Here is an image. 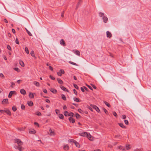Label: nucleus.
I'll return each instance as SVG.
<instances>
[{"mask_svg":"<svg viewBox=\"0 0 151 151\" xmlns=\"http://www.w3.org/2000/svg\"><path fill=\"white\" fill-rule=\"evenodd\" d=\"M14 142L17 143L18 145V146H16L15 148L18 149L19 151H22L21 146L23 145V142L20 140L18 139H14Z\"/></svg>","mask_w":151,"mask_h":151,"instance_id":"nucleus-1","label":"nucleus"},{"mask_svg":"<svg viewBox=\"0 0 151 151\" xmlns=\"http://www.w3.org/2000/svg\"><path fill=\"white\" fill-rule=\"evenodd\" d=\"M64 73L65 71L63 70L60 69L59 72H57V74L59 76H61L62 74H64Z\"/></svg>","mask_w":151,"mask_h":151,"instance_id":"nucleus-2","label":"nucleus"},{"mask_svg":"<svg viewBox=\"0 0 151 151\" xmlns=\"http://www.w3.org/2000/svg\"><path fill=\"white\" fill-rule=\"evenodd\" d=\"M68 119L70 123H74L75 122V120L72 117H70L68 118Z\"/></svg>","mask_w":151,"mask_h":151,"instance_id":"nucleus-3","label":"nucleus"},{"mask_svg":"<svg viewBox=\"0 0 151 151\" xmlns=\"http://www.w3.org/2000/svg\"><path fill=\"white\" fill-rule=\"evenodd\" d=\"M16 92V91H11L9 93L8 97L9 98H11L12 95L15 93Z\"/></svg>","mask_w":151,"mask_h":151,"instance_id":"nucleus-4","label":"nucleus"},{"mask_svg":"<svg viewBox=\"0 0 151 151\" xmlns=\"http://www.w3.org/2000/svg\"><path fill=\"white\" fill-rule=\"evenodd\" d=\"M93 109H94L96 110V111L98 113H99L100 111L99 109V108L95 105H93Z\"/></svg>","mask_w":151,"mask_h":151,"instance_id":"nucleus-5","label":"nucleus"},{"mask_svg":"<svg viewBox=\"0 0 151 151\" xmlns=\"http://www.w3.org/2000/svg\"><path fill=\"white\" fill-rule=\"evenodd\" d=\"M20 92L22 94L24 95H25L26 93V91L23 88L20 90Z\"/></svg>","mask_w":151,"mask_h":151,"instance_id":"nucleus-6","label":"nucleus"},{"mask_svg":"<svg viewBox=\"0 0 151 151\" xmlns=\"http://www.w3.org/2000/svg\"><path fill=\"white\" fill-rule=\"evenodd\" d=\"M74 53L77 55L80 56V52L78 50H73Z\"/></svg>","mask_w":151,"mask_h":151,"instance_id":"nucleus-7","label":"nucleus"},{"mask_svg":"<svg viewBox=\"0 0 151 151\" xmlns=\"http://www.w3.org/2000/svg\"><path fill=\"white\" fill-rule=\"evenodd\" d=\"M103 22L104 23H106L108 20V19L106 17L103 16L102 18Z\"/></svg>","mask_w":151,"mask_h":151,"instance_id":"nucleus-8","label":"nucleus"},{"mask_svg":"<svg viewBox=\"0 0 151 151\" xmlns=\"http://www.w3.org/2000/svg\"><path fill=\"white\" fill-rule=\"evenodd\" d=\"M106 35L107 37L110 38L112 36V35L111 32H109V31L106 32Z\"/></svg>","mask_w":151,"mask_h":151,"instance_id":"nucleus-9","label":"nucleus"},{"mask_svg":"<svg viewBox=\"0 0 151 151\" xmlns=\"http://www.w3.org/2000/svg\"><path fill=\"white\" fill-rule=\"evenodd\" d=\"M29 132L30 134H34L36 132L34 129H32L29 130Z\"/></svg>","mask_w":151,"mask_h":151,"instance_id":"nucleus-10","label":"nucleus"},{"mask_svg":"<svg viewBox=\"0 0 151 151\" xmlns=\"http://www.w3.org/2000/svg\"><path fill=\"white\" fill-rule=\"evenodd\" d=\"M33 83L37 87H38L40 86V84L38 82L34 81L33 82Z\"/></svg>","mask_w":151,"mask_h":151,"instance_id":"nucleus-11","label":"nucleus"},{"mask_svg":"<svg viewBox=\"0 0 151 151\" xmlns=\"http://www.w3.org/2000/svg\"><path fill=\"white\" fill-rule=\"evenodd\" d=\"M4 112L9 116L11 115V113L9 110L6 109V110H4Z\"/></svg>","mask_w":151,"mask_h":151,"instance_id":"nucleus-12","label":"nucleus"},{"mask_svg":"<svg viewBox=\"0 0 151 151\" xmlns=\"http://www.w3.org/2000/svg\"><path fill=\"white\" fill-rule=\"evenodd\" d=\"M60 43L61 45H63L64 46H65V43L63 39H61V40L60 41Z\"/></svg>","mask_w":151,"mask_h":151,"instance_id":"nucleus-13","label":"nucleus"},{"mask_svg":"<svg viewBox=\"0 0 151 151\" xmlns=\"http://www.w3.org/2000/svg\"><path fill=\"white\" fill-rule=\"evenodd\" d=\"M68 115V116H70L72 117L73 116L74 114L72 112L68 113L67 111V115Z\"/></svg>","mask_w":151,"mask_h":151,"instance_id":"nucleus-14","label":"nucleus"},{"mask_svg":"<svg viewBox=\"0 0 151 151\" xmlns=\"http://www.w3.org/2000/svg\"><path fill=\"white\" fill-rule=\"evenodd\" d=\"M19 64L22 67H24V63L21 60H19Z\"/></svg>","mask_w":151,"mask_h":151,"instance_id":"nucleus-15","label":"nucleus"},{"mask_svg":"<svg viewBox=\"0 0 151 151\" xmlns=\"http://www.w3.org/2000/svg\"><path fill=\"white\" fill-rule=\"evenodd\" d=\"M27 104L29 106H33V104L32 101H30L27 102Z\"/></svg>","mask_w":151,"mask_h":151,"instance_id":"nucleus-16","label":"nucleus"},{"mask_svg":"<svg viewBox=\"0 0 151 151\" xmlns=\"http://www.w3.org/2000/svg\"><path fill=\"white\" fill-rule=\"evenodd\" d=\"M50 91L53 93H56L57 92V91L56 89L52 88H51Z\"/></svg>","mask_w":151,"mask_h":151,"instance_id":"nucleus-17","label":"nucleus"},{"mask_svg":"<svg viewBox=\"0 0 151 151\" xmlns=\"http://www.w3.org/2000/svg\"><path fill=\"white\" fill-rule=\"evenodd\" d=\"M74 144L77 147H78V148H79L80 147V146L79 144L77 141H76Z\"/></svg>","mask_w":151,"mask_h":151,"instance_id":"nucleus-18","label":"nucleus"},{"mask_svg":"<svg viewBox=\"0 0 151 151\" xmlns=\"http://www.w3.org/2000/svg\"><path fill=\"white\" fill-rule=\"evenodd\" d=\"M29 97L32 98H34V96L33 93L32 92H30L29 93Z\"/></svg>","mask_w":151,"mask_h":151,"instance_id":"nucleus-19","label":"nucleus"},{"mask_svg":"<svg viewBox=\"0 0 151 151\" xmlns=\"http://www.w3.org/2000/svg\"><path fill=\"white\" fill-rule=\"evenodd\" d=\"M30 55H31L33 57H34L35 59L36 58V57L35 56V54H34V51L32 50L31 51V52H30Z\"/></svg>","mask_w":151,"mask_h":151,"instance_id":"nucleus-20","label":"nucleus"},{"mask_svg":"<svg viewBox=\"0 0 151 151\" xmlns=\"http://www.w3.org/2000/svg\"><path fill=\"white\" fill-rule=\"evenodd\" d=\"M8 99H3L2 102V104H3L4 102L5 103H8Z\"/></svg>","mask_w":151,"mask_h":151,"instance_id":"nucleus-21","label":"nucleus"},{"mask_svg":"<svg viewBox=\"0 0 151 151\" xmlns=\"http://www.w3.org/2000/svg\"><path fill=\"white\" fill-rule=\"evenodd\" d=\"M58 81V83H60V84H62L63 83V81L60 79L59 78H58L57 79Z\"/></svg>","mask_w":151,"mask_h":151,"instance_id":"nucleus-22","label":"nucleus"},{"mask_svg":"<svg viewBox=\"0 0 151 151\" xmlns=\"http://www.w3.org/2000/svg\"><path fill=\"white\" fill-rule=\"evenodd\" d=\"M60 88L65 91H66V88L64 86L61 85L60 86Z\"/></svg>","mask_w":151,"mask_h":151,"instance_id":"nucleus-23","label":"nucleus"},{"mask_svg":"<svg viewBox=\"0 0 151 151\" xmlns=\"http://www.w3.org/2000/svg\"><path fill=\"white\" fill-rule=\"evenodd\" d=\"M59 117L61 119H63L64 118V116L62 114H59L58 115Z\"/></svg>","mask_w":151,"mask_h":151,"instance_id":"nucleus-24","label":"nucleus"},{"mask_svg":"<svg viewBox=\"0 0 151 151\" xmlns=\"http://www.w3.org/2000/svg\"><path fill=\"white\" fill-rule=\"evenodd\" d=\"M61 98L63 100L65 101L66 100V97L64 95L62 94H61Z\"/></svg>","mask_w":151,"mask_h":151,"instance_id":"nucleus-25","label":"nucleus"},{"mask_svg":"<svg viewBox=\"0 0 151 151\" xmlns=\"http://www.w3.org/2000/svg\"><path fill=\"white\" fill-rule=\"evenodd\" d=\"M49 131L50 132V135H54L55 134V133L53 131H52V130L50 129L49 130Z\"/></svg>","mask_w":151,"mask_h":151,"instance_id":"nucleus-26","label":"nucleus"},{"mask_svg":"<svg viewBox=\"0 0 151 151\" xmlns=\"http://www.w3.org/2000/svg\"><path fill=\"white\" fill-rule=\"evenodd\" d=\"M104 103L108 107H110V104L109 103H108V102H106V101H104Z\"/></svg>","mask_w":151,"mask_h":151,"instance_id":"nucleus-27","label":"nucleus"},{"mask_svg":"<svg viewBox=\"0 0 151 151\" xmlns=\"http://www.w3.org/2000/svg\"><path fill=\"white\" fill-rule=\"evenodd\" d=\"M73 100L76 102H79L80 100L79 99L76 97H74L73 98Z\"/></svg>","mask_w":151,"mask_h":151,"instance_id":"nucleus-28","label":"nucleus"},{"mask_svg":"<svg viewBox=\"0 0 151 151\" xmlns=\"http://www.w3.org/2000/svg\"><path fill=\"white\" fill-rule=\"evenodd\" d=\"M119 126L123 128H125V127L124 126L123 124L122 123H120L119 124Z\"/></svg>","mask_w":151,"mask_h":151,"instance_id":"nucleus-29","label":"nucleus"},{"mask_svg":"<svg viewBox=\"0 0 151 151\" xmlns=\"http://www.w3.org/2000/svg\"><path fill=\"white\" fill-rule=\"evenodd\" d=\"M76 141V140L73 139H70L68 140V142L70 143L73 142L74 143Z\"/></svg>","mask_w":151,"mask_h":151,"instance_id":"nucleus-30","label":"nucleus"},{"mask_svg":"<svg viewBox=\"0 0 151 151\" xmlns=\"http://www.w3.org/2000/svg\"><path fill=\"white\" fill-rule=\"evenodd\" d=\"M12 110L14 112H15L17 110V108L15 106H13L12 107Z\"/></svg>","mask_w":151,"mask_h":151,"instance_id":"nucleus-31","label":"nucleus"},{"mask_svg":"<svg viewBox=\"0 0 151 151\" xmlns=\"http://www.w3.org/2000/svg\"><path fill=\"white\" fill-rule=\"evenodd\" d=\"M76 117L77 119H78L80 118V116L78 113H76Z\"/></svg>","mask_w":151,"mask_h":151,"instance_id":"nucleus-32","label":"nucleus"},{"mask_svg":"<svg viewBox=\"0 0 151 151\" xmlns=\"http://www.w3.org/2000/svg\"><path fill=\"white\" fill-rule=\"evenodd\" d=\"M26 31L27 32L28 34V35L29 36H32V34L27 29H26Z\"/></svg>","mask_w":151,"mask_h":151,"instance_id":"nucleus-33","label":"nucleus"},{"mask_svg":"<svg viewBox=\"0 0 151 151\" xmlns=\"http://www.w3.org/2000/svg\"><path fill=\"white\" fill-rule=\"evenodd\" d=\"M14 69L15 71H17V72H19L20 71V70L19 69V68H14Z\"/></svg>","mask_w":151,"mask_h":151,"instance_id":"nucleus-34","label":"nucleus"},{"mask_svg":"<svg viewBox=\"0 0 151 151\" xmlns=\"http://www.w3.org/2000/svg\"><path fill=\"white\" fill-rule=\"evenodd\" d=\"M104 13L101 12H99V16L100 17H103V16H104Z\"/></svg>","mask_w":151,"mask_h":151,"instance_id":"nucleus-35","label":"nucleus"},{"mask_svg":"<svg viewBox=\"0 0 151 151\" xmlns=\"http://www.w3.org/2000/svg\"><path fill=\"white\" fill-rule=\"evenodd\" d=\"M25 50L27 54H28L29 53V51L28 49V48L27 47H26L25 48Z\"/></svg>","mask_w":151,"mask_h":151,"instance_id":"nucleus-36","label":"nucleus"},{"mask_svg":"<svg viewBox=\"0 0 151 151\" xmlns=\"http://www.w3.org/2000/svg\"><path fill=\"white\" fill-rule=\"evenodd\" d=\"M69 63H70L72 65H76V66L77 65L76 63L73 62L71 61H69Z\"/></svg>","mask_w":151,"mask_h":151,"instance_id":"nucleus-37","label":"nucleus"},{"mask_svg":"<svg viewBox=\"0 0 151 151\" xmlns=\"http://www.w3.org/2000/svg\"><path fill=\"white\" fill-rule=\"evenodd\" d=\"M21 108L22 110H25V108L24 105L22 104L21 105Z\"/></svg>","mask_w":151,"mask_h":151,"instance_id":"nucleus-38","label":"nucleus"},{"mask_svg":"<svg viewBox=\"0 0 151 151\" xmlns=\"http://www.w3.org/2000/svg\"><path fill=\"white\" fill-rule=\"evenodd\" d=\"M120 147H122V146H119V148L122 150L123 151H126V149L125 148H123V149H122V148Z\"/></svg>","mask_w":151,"mask_h":151,"instance_id":"nucleus-39","label":"nucleus"},{"mask_svg":"<svg viewBox=\"0 0 151 151\" xmlns=\"http://www.w3.org/2000/svg\"><path fill=\"white\" fill-rule=\"evenodd\" d=\"M15 41V43L17 44H18V45H19V41L18 40L17 38H16Z\"/></svg>","mask_w":151,"mask_h":151,"instance_id":"nucleus-40","label":"nucleus"},{"mask_svg":"<svg viewBox=\"0 0 151 151\" xmlns=\"http://www.w3.org/2000/svg\"><path fill=\"white\" fill-rule=\"evenodd\" d=\"M7 48L8 50H11V47L10 46V45H8L7 46Z\"/></svg>","mask_w":151,"mask_h":151,"instance_id":"nucleus-41","label":"nucleus"},{"mask_svg":"<svg viewBox=\"0 0 151 151\" xmlns=\"http://www.w3.org/2000/svg\"><path fill=\"white\" fill-rule=\"evenodd\" d=\"M74 86L76 89H79V87L76 84H74Z\"/></svg>","mask_w":151,"mask_h":151,"instance_id":"nucleus-42","label":"nucleus"},{"mask_svg":"<svg viewBox=\"0 0 151 151\" xmlns=\"http://www.w3.org/2000/svg\"><path fill=\"white\" fill-rule=\"evenodd\" d=\"M36 114L38 116H41L42 115L41 113L39 111L37 112Z\"/></svg>","mask_w":151,"mask_h":151,"instance_id":"nucleus-43","label":"nucleus"},{"mask_svg":"<svg viewBox=\"0 0 151 151\" xmlns=\"http://www.w3.org/2000/svg\"><path fill=\"white\" fill-rule=\"evenodd\" d=\"M103 109L105 113V114H108V111L106 110V109H105V108H104Z\"/></svg>","mask_w":151,"mask_h":151,"instance_id":"nucleus-44","label":"nucleus"},{"mask_svg":"<svg viewBox=\"0 0 151 151\" xmlns=\"http://www.w3.org/2000/svg\"><path fill=\"white\" fill-rule=\"evenodd\" d=\"M129 148V145H126V150H128Z\"/></svg>","mask_w":151,"mask_h":151,"instance_id":"nucleus-45","label":"nucleus"},{"mask_svg":"<svg viewBox=\"0 0 151 151\" xmlns=\"http://www.w3.org/2000/svg\"><path fill=\"white\" fill-rule=\"evenodd\" d=\"M49 77L52 80H54L55 79V78L51 75H50Z\"/></svg>","mask_w":151,"mask_h":151,"instance_id":"nucleus-46","label":"nucleus"},{"mask_svg":"<svg viewBox=\"0 0 151 151\" xmlns=\"http://www.w3.org/2000/svg\"><path fill=\"white\" fill-rule=\"evenodd\" d=\"M124 123L125 124L127 125L128 124V121L127 120H125L124 121Z\"/></svg>","mask_w":151,"mask_h":151,"instance_id":"nucleus-47","label":"nucleus"},{"mask_svg":"<svg viewBox=\"0 0 151 151\" xmlns=\"http://www.w3.org/2000/svg\"><path fill=\"white\" fill-rule=\"evenodd\" d=\"M82 2V0H79V1L77 4V7L79 5H80L81 3Z\"/></svg>","mask_w":151,"mask_h":151,"instance_id":"nucleus-48","label":"nucleus"},{"mask_svg":"<svg viewBox=\"0 0 151 151\" xmlns=\"http://www.w3.org/2000/svg\"><path fill=\"white\" fill-rule=\"evenodd\" d=\"M55 112L57 114H58V113H60V110L58 109H56Z\"/></svg>","mask_w":151,"mask_h":151,"instance_id":"nucleus-49","label":"nucleus"},{"mask_svg":"<svg viewBox=\"0 0 151 151\" xmlns=\"http://www.w3.org/2000/svg\"><path fill=\"white\" fill-rule=\"evenodd\" d=\"M49 69L51 71H52L53 70V68L51 66H49Z\"/></svg>","mask_w":151,"mask_h":151,"instance_id":"nucleus-50","label":"nucleus"},{"mask_svg":"<svg viewBox=\"0 0 151 151\" xmlns=\"http://www.w3.org/2000/svg\"><path fill=\"white\" fill-rule=\"evenodd\" d=\"M113 115L115 117H116L117 116V114L114 111L113 112Z\"/></svg>","mask_w":151,"mask_h":151,"instance_id":"nucleus-51","label":"nucleus"},{"mask_svg":"<svg viewBox=\"0 0 151 151\" xmlns=\"http://www.w3.org/2000/svg\"><path fill=\"white\" fill-rule=\"evenodd\" d=\"M43 91L45 93H47V91L46 89H43Z\"/></svg>","mask_w":151,"mask_h":151,"instance_id":"nucleus-52","label":"nucleus"},{"mask_svg":"<svg viewBox=\"0 0 151 151\" xmlns=\"http://www.w3.org/2000/svg\"><path fill=\"white\" fill-rule=\"evenodd\" d=\"M45 101L48 103H50V101L48 99H46L45 100Z\"/></svg>","mask_w":151,"mask_h":151,"instance_id":"nucleus-53","label":"nucleus"},{"mask_svg":"<svg viewBox=\"0 0 151 151\" xmlns=\"http://www.w3.org/2000/svg\"><path fill=\"white\" fill-rule=\"evenodd\" d=\"M78 111L80 113H81L82 112V110L80 109H78Z\"/></svg>","mask_w":151,"mask_h":151,"instance_id":"nucleus-54","label":"nucleus"},{"mask_svg":"<svg viewBox=\"0 0 151 151\" xmlns=\"http://www.w3.org/2000/svg\"><path fill=\"white\" fill-rule=\"evenodd\" d=\"M91 90H93V89L91 87V86H90L89 85H88L87 86Z\"/></svg>","mask_w":151,"mask_h":151,"instance_id":"nucleus-55","label":"nucleus"},{"mask_svg":"<svg viewBox=\"0 0 151 151\" xmlns=\"http://www.w3.org/2000/svg\"><path fill=\"white\" fill-rule=\"evenodd\" d=\"M122 119H126V115H122Z\"/></svg>","mask_w":151,"mask_h":151,"instance_id":"nucleus-56","label":"nucleus"},{"mask_svg":"<svg viewBox=\"0 0 151 151\" xmlns=\"http://www.w3.org/2000/svg\"><path fill=\"white\" fill-rule=\"evenodd\" d=\"M34 124L35 125H36L38 127L39 126V124L37 122H35Z\"/></svg>","mask_w":151,"mask_h":151,"instance_id":"nucleus-57","label":"nucleus"},{"mask_svg":"<svg viewBox=\"0 0 151 151\" xmlns=\"http://www.w3.org/2000/svg\"><path fill=\"white\" fill-rule=\"evenodd\" d=\"M12 31L13 33L14 34L15 33L16 31L14 29H12Z\"/></svg>","mask_w":151,"mask_h":151,"instance_id":"nucleus-58","label":"nucleus"},{"mask_svg":"<svg viewBox=\"0 0 151 151\" xmlns=\"http://www.w3.org/2000/svg\"><path fill=\"white\" fill-rule=\"evenodd\" d=\"M81 91L83 92H84L85 91H84V88L82 87H81Z\"/></svg>","mask_w":151,"mask_h":151,"instance_id":"nucleus-59","label":"nucleus"},{"mask_svg":"<svg viewBox=\"0 0 151 151\" xmlns=\"http://www.w3.org/2000/svg\"><path fill=\"white\" fill-rule=\"evenodd\" d=\"M73 104L76 107H77L78 106V104H77L73 103Z\"/></svg>","mask_w":151,"mask_h":151,"instance_id":"nucleus-60","label":"nucleus"},{"mask_svg":"<svg viewBox=\"0 0 151 151\" xmlns=\"http://www.w3.org/2000/svg\"><path fill=\"white\" fill-rule=\"evenodd\" d=\"M7 35H8V36L9 37H11V34L10 33H8L7 34Z\"/></svg>","mask_w":151,"mask_h":151,"instance_id":"nucleus-61","label":"nucleus"},{"mask_svg":"<svg viewBox=\"0 0 151 151\" xmlns=\"http://www.w3.org/2000/svg\"><path fill=\"white\" fill-rule=\"evenodd\" d=\"M73 91H74V93L76 95H77V92L76 91L75 89H74L73 90Z\"/></svg>","mask_w":151,"mask_h":151,"instance_id":"nucleus-62","label":"nucleus"},{"mask_svg":"<svg viewBox=\"0 0 151 151\" xmlns=\"http://www.w3.org/2000/svg\"><path fill=\"white\" fill-rule=\"evenodd\" d=\"M92 86L93 88L95 89L96 88V87L95 85H92Z\"/></svg>","mask_w":151,"mask_h":151,"instance_id":"nucleus-63","label":"nucleus"},{"mask_svg":"<svg viewBox=\"0 0 151 151\" xmlns=\"http://www.w3.org/2000/svg\"><path fill=\"white\" fill-rule=\"evenodd\" d=\"M4 21L6 23H7L8 22L7 20L6 19H4Z\"/></svg>","mask_w":151,"mask_h":151,"instance_id":"nucleus-64","label":"nucleus"}]
</instances>
